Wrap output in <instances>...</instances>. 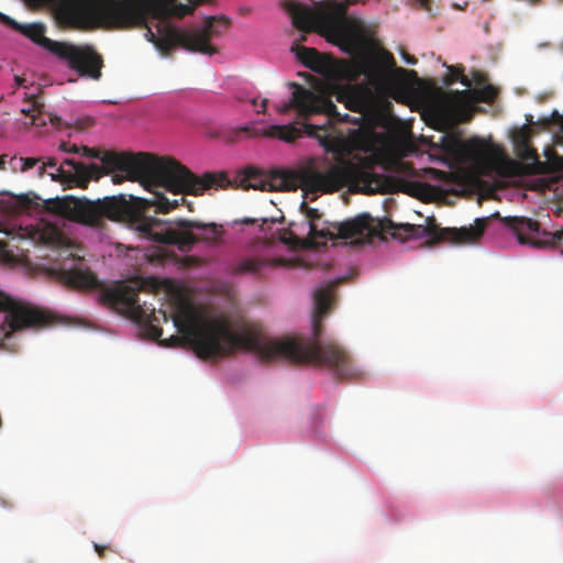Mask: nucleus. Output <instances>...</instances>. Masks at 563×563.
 I'll use <instances>...</instances> for the list:
<instances>
[{"label": "nucleus", "mask_w": 563, "mask_h": 563, "mask_svg": "<svg viewBox=\"0 0 563 563\" xmlns=\"http://www.w3.org/2000/svg\"><path fill=\"white\" fill-rule=\"evenodd\" d=\"M518 155L523 161L522 164L508 162L504 166H500L498 173L503 176H511L516 174L541 175L552 170L563 169L562 157L555 156L554 159L541 162L538 157L537 151L527 144H523L519 148Z\"/></svg>", "instance_id": "17"}, {"label": "nucleus", "mask_w": 563, "mask_h": 563, "mask_svg": "<svg viewBox=\"0 0 563 563\" xmlns=\"http://www.w3.org/2000/svg\"><path fill=\"white\" fill-rule=\"evenodd\" d=\"M139 291L140 287L120 285L108 290L106 298L129 318L141 323L147 338L158 340L163 330L155 322H158L159 318L156 316L153 305H147L146 302L141 305L139 302Z\"/></svg>", "instance_id": "12"}, {"label": "nucleus", "mask_w": 563, "mask_h": 563, "mask_svg": "<svg viewBox=\"0 0 563 563\" xmlns=\"http://www.w3.org/2000/svg\"><path fill=\"white\" fill-rule=\"evenodd\" d=\"M0 311L5 312L4 322L0 325V345L15 331L51 322V316L47 312L15 300L1 290Z\"/></svg>", "instance_id": "13"}, {"label": "nucleus", "mask_w": 563, "mask_h": 563, "mask_svg": "<svg viewBox=\"0 0 563 563\" xmlns=\"http://www.w3.org/2000/svg\"><path fill=\"white\" fill-rule=\"evenodd\" d=\"M287 10L291 16L292 24L298 30L302 32L320 30L321 13L313 12L309 8L296 2H290L287 5Z\"/></svg>", "instance_id": "20"}, {"label": "nucleus", "mask_w": 563, "mask_h": 563, "mask_svg": "<svg viewBox=\"0 0 563 563\" xmlns=\"http://www.w3.org/2000/svg\"><path fill=\"white\" fill-rule=\"evenodd\" d=\"M44 162L51 179L67 188L86 189L90 181L100 179V172L96 163L86 165L73 158H65L59 163L55 157H44Z\"/></svg>", "instance_id": "14"}, {"label": "nucleus", "mask_w": 563, "mask_h": 563, "mask_svg": "<svg viewBox=\"0 0 563 563\" xmlns=\"http://www.w3.org/2000/svg\"><path fill=\"white\" fill-rule=\"evenodd\" d=\"M230 25L231 20L225 15L208 16L203 26L194 29H177L164 21L157 34L148 29L147 35L165 56H168L177 46L188 52L212 56L218 53V48L211 44V41L219 37Z\"/></svg>", "instance_id": "7"}, {"label": "nucleus", "mask_w": 563, "mask_h": 563, "mask_svg": "<svg viewBox=\"0 0 563 563\" xmlns=\"http://www.w3.org/2000/svg\"><path fill=\"white\" fill-rule=\"evenodd\" d=\"M59 148L60 151L65 152V153H74V154H79V146L76 145V144H68L66 142H63L60 145H59Z\"/></svg>", "instance_id": "30"}, {"label": "nucleus", "mask_w": 563, "mask_h": 563, "mask_svg": "<svg viewBox=\"0 0 563 563\" xmlns=\"http://www.w3.org/2000/svg\"><path fill=\"white\" fill-rule=\"evenodd\" d=\"M267 102H268V101H267V99H264V100L262 101V110H261L260 112H263V113L265 112L266 107H267Z\"/></svg>", "instance_id": "41"}, {"label": "nucleus", "mask_w": 563, "mask_h": 563, "mask_svg": "<svg viewBox=\"0 0 563 563\" xmlns=\"http://www.w3.org/2000/svg\"><path fill=\"white\" fill-rule=\"evenodd\" d=\"M395 66L396 62L393 54L380 51L362 58L357 63V71L363 74L373 87L382 88L391 81L394 69L398 73L406 71L404 68H395Z\"/></svg>", "instance_id": "18"}, {"label": "nucleus", "mask_w": 563, "mask_h": 563, "mask_svg": "<svg viewBox=\"0 0 563 563\" xmlns=\"http://www.w3.org/2000/svg\"><path fill=\"white\" fill-rule=\"evenodd\" d=\"M242 130H243L244 132H249L251 129H250L249 126H244V128H242Z\"/></svg>", "instance_id": "46"}, {"label": "nucleus", "mask_w": 563, "mask_h": 563, "mask_svg": "<svg viewBox=\"0 0 563 563\" xmlns=\"http://www.w3.org/2000/svg\"><path fill=\"white\" fill-rule=\"evenodd\" d=\"M400 54H401V57L402 59L407 63V64H410V65H416L418 59L410 55L409 53H407L404 48L400 51Z\"/></svg>", "instance_id": "34"}, {"label": "nucleus", "mask_w": 563, "mask_h": 563, "mask_svg": "<svg viewBox=\"0 0 563 563\" xmlns=\"http://www.w3.org/2000/svg\"><path fill=\"white\" fill-rule=\"evenodd\" d=\"M43 108L44 103L41 102L37 98L32 97L30 100V106L27 108H23L21 112L31 118V125L44 126L46 124V118L43 113Z\"/></svg>", "instance_id": "22"}, {"label": "nucleus", "mask_w": 563, "mask_h": 563, "mask_svg": "<svg viewBox=\"0 0 563 563\" xmlns=\"http://www.w3.org/2000/svg\"><path fill=\"white\" fill-rule=\"evenodd\" d=\"M553 115H555L558 118L556 121H558V123L560 124V126H561V129L563 131V115L561 117L558 111H554Z\"/></svg>", "instance_id": "38"}, {"label": "nucleus", "mask_w": 563, "mask_h": 563, "mask_svg": "<svg viewBox=\"0 0 563 563\" xmlns=\"http://www.w3.org/2000/svg\"><path fill=\"white\" fill-rule=\"evenodd\" d=\"M174 1L175 0H167L162 2V4H146L145 16L147 15V11H152L157 16L166 18V15L172 14L181 19L188 14H192L197 7L190 2L188 4H175Z\"/></svg>", "instance_id": "21"}, {"label": "nucleus", "mask_w": 563, "mask_h": 563, "mask_svg": "<svg viewBox=\"0 0 563 563\" xmlns=\"http://www.w3.org/2000/svg\"><path fill=\"white\" fill-rule=\"evenodd\" d=\"M373 175L363 166L351 161L341 159L330 165L324 172L313 162L298 169H283L269 175L267 185L275 191H294L301 188L309 192L330 194L347 184H367Z\"/></svg>", "instance_id": "5"}, {"label": "nucleus", "mask_w": 563, "mask_h": 563, "mask_svg": "<svg viewBox=\"0 0 563 563\" xmlns=\"http://www.w3.org/2000/svg\"><path fill=\"white\" fill-rule=\"evenodd\" d=\"M297 58L312 71L320 74L329 81H339L345 78L355 79L351 66L330 56L322 55L313 47L296 46L291 48Z\"/></svg>", "instance_id": "15"}, {"label": "nucleus", "mask_w": 563, "mask_h": 563, "mask_svg": "<svg viewBox=\"0 0 563 563\" xmlns=\"http://www.w3.org/2000/svg\"><path fill=\"white\" fill-rule=\"evenodd\" d=\"M339 280L330 282L314 291L312 336L286 335L269 339L258 329L246 327L235 333L225 319L201 320L191 306H184L173 321L181 335L161 341L165 346L190 344L197 356L203 360L228 356L236 350L255 353L262 361L284 360L291 364H312L328 369L338 378L358 375L350 354L335 342H322V318L329 312L334 288Z\"/></svg>", "instance_id": "1"}, {"label": "nucleus", "mask_w": 563, "mask_h": 563, "mask_svg": "<svg viewBox=\"0 0 563 563\" xmlns=\"http://www.w3.org/2000/svg\"><path fill=\"white\" fill-rule=\"evenodd\" d=\"M34 169L37 178H43L45 175H47L44 157H41V163H38V165H36Z\"/></svg>", "instance_id": "31"}, {"label": "nucleus", "mask_w": 563, "mask_h": 563, "mask_svg": "<svg viewBox=\"0 0 563 563\" xmlns=\"http://www.w3.org/2000/svg\"><path fill=\"white\" fill-rule=\"evenodd\" d=\"M454 77H456V70H455V71H453V73H451V71L449 70V74L445 76V78H444V79H450V78H454Z\"/></svg>", "instance_id": "42"}, {"label": "nucleus", "mask_w": 563, "mask_h": 563, "mask_svg": "<svg viewBox=\"0 0 563 563\" xmlns=\"http://www.w3.org/2000/svg\"><path fill=\"white\" fill-rule=\"evenodd\" d=\"M188 209H189V210H192V207H191V203H190V202L188 203Z\"/></svg>", "instance_id": "48"}, {"label": "nucleus", "mask_w": 563, "mask_h": 563, "mask_svg": "<svg viewBox=\"0 0 563 563\" xmlns=\"http://www.w3.org/2000/svg\"><path fill=\"white\" fill-rule=\"evenodd\" d=\"M486 219H476L475 225L462 228H440L433 218L428 219V225L400 223L397 224L388 218L374 220L371 218V231L365 236L377 232H390L395 239H423L427 238L431 244L449 241L453 244H470L476 242L484 233Z\"/></svg>", "instance_id": "8"}, {"label": "nucleus", "mask_w": 563, "mask_h": 563, "mask_svg": "<svg viewBox=\"0 0 563 563\" xmlns=\"http://www.w3.org/2000/svg\"><path fill=\"white\" fill-rule=\"evenodd\" d=\"M323 221H324V220H322V219H321V221H320V227H323V225H324V224H323Z\"/></svg>", "instance_id": "49"}, {"label": "nucleus", "mask_w": 563, "mask_h": 563, "mask_svg": "<svg viewBox=\"0 0 563 563\" xmlns=\"http://www.w3.org/2000/svg\"><path fill=\"white\" fill-rule=\"evenodd\" d=\"M176 225L177 229H173L165 227L161 220H145L139 223L137 232L151 241L177 245L183 252L200 241L219 242L223 235L222 225L214 222L179 219Z\"/></svg>", "instance_id": "10"}, {"label": "nucleus", "mask_w": 563, "mask_h": 563, "mask_svg": "<svg viewBox=\"0 0 563 563\" xmlns=\"http://www.w3.org/2000/svg\"><path fill=\"white\" fill-rule=\"evenodd\" d=\"M38 163H41V157L12 156L9 159L8 165L13 173H26L31 169H34Z\"/></svg>", "instance_id": "24"}, {"label": "nucleus", "mask_w": 563, "mask_h": 563, "mask_svg": "<svg viewBox=\"0 0 563 563\" xmlns=\"http://www.w3.org/2000/svg\"><path fill=\"white\" fill-rule=\"evenodd\" d=\"M251 102H252L253 106L257 104V100L256 99H252Z\"/></svg>", "instance_id": "45"}, {"label": "nucleus", "mask_w": 563, "mask_h": 563, "mask_svg": "<svg viewBox=\"0 0 563 563\" xmlns=\"http://www.w3.org/2000/svg\"><path fill=\"white\" fill-rule=\"evenodd\" d=\"M356 2H332L330 10L321 13L320 18V30L345 51L358 49L366 40L364 23L347 15V7Z\"/></svg>", "instance_id": "11"}, {"label": "nucleus", "mask_w": 563, "mask_h": 563, "mask_svg": "<svg viewBox=\"0 0 563 563\" xmlns=\"http://www.w3.org/2000/svg\"><path fill=\"white\" fill-rule=\"evenodd\" d=\"M559 4H563V0H554Z\"/></svg>", "instance_id": "47"}, {"label": "nucleus", "mask_w": 563, "mask_h": 563, "mask_svg": "<svg viewBox=\"0 0 563 563\" xmlns=\"http://www.w3.org/2000/svg\"><path fill=\"white\" fill-rule=\"evenodd\" d=\"M267 263L257 258H246L241 261L233 268L234 274H256L260 273L261 269L266 266Z\"/></svg>", "instance_id": "25"}, {"label": "nucleus", "mask_w": 563, "mask_h": 563, "mask_svg": "<svg viewBox=\"0 0 563 563\" xmlns=\"http://www.w3.org/2000/svg\"><path fill=\"white\" fill-rule=\"evenodd\" d=\"M188 2H190L192 4H196V5H199V4H202V3L211 2V0H188Z\"/></svg>", "instance_id": "40"}, {"label": "nucleus", "mask_w": 563, "mask_h": 563, "mask_svg": "<svg viewBox=\"0 0 563 563\" xmlns=\"http://www.w3.org/2000/svg\"><path fill=\"white\" fill-rule=\"evenodd\" d=\"M0 21L2 23H4L5 25L12 27L13 30L15 31H19V29L21 27V24L18 23L16 21H14L13 19H11L10 16L3 14L0 12Z\"/></svg>", "instance_id": "29"}, {"label": "nucleus", "mask_w": 563, "mask_h": 563, "mask_svg": "<svg viewBox=\"0 0 563 563\" xmlns=\"http://www.w3.org/2000/svg\"><path fill=\"white\" fill-rule=\"evenodd\" d=\"M47 117H48L49 122H51L54 126H56V128H60V125H62V119H60L59 117H57V115H55V114H52V113H49Z\"/></svg>", "instance_id": "35"}, {"label": "nucleus", "mask_w": 563, "mask_h": 563, "mask_svg": "<svg viewBox=\"0 0 563 563\" xmlns=\"http://www.w3.org/2000/svg\"><path fill=\"white\" fill-rule=\"evenodd\" d=\"M300 211L305 214L307 223L305 221L290 223L289 229L280 236V240L286 244L314 246L318 244V239L346 240L357 235L365 236V232L371 231V217L368 214H361L343 222L323 221L324 225L320 227L322 213L318 209L311 208L306 201H302Z\"/></svg>", "instance_id": "6"}, {"label": "nucleus", "mask_w": 563, "mask_h": 563, "mask_svg": "<svg viewBox=\"0 0 563 563\" xmlns=\"http://www.w3.org/2000/svg\"><path fill=\"white\" fill-rule=\"evenodd\" d=\"M470 92H471L470 90H462V91H460V90H455V91H453V93H454L455 96H457V97L466 96V95H468Z\"/></svg>", "instance_id": "39"}, {"label": "nucleus", "mask_w": 563, "mask_h": 563, "mask_svg": "<svg viewBox=\"0 0 563 563\" xmlns=\"http://www.w3.org/2000/svg\"><path fill=\"white\" fill-rule=\"evenodd\" d=\"M283 217H280L279 219L278 218H243V219H240V220H235L234 223H240V224H255L257 222H261V230L264 231L263 227L265 224H268V223H276L278 222L279 220H282Z\"/></svg>", "instance_id": "28"}, {"label": "nucleus", "mask_w": 563, "mask_h": 563, "mask_svg": "<svg viewBox=\"0 0 563 563\" xmlns=\"http://www.w3.org/2000/svg\"><path fill=\"white\" fill-rule=\"evenodd\" d=\"M45 26L42 23L22 25L19 29L23 35L52 53L81 77L99 80L103 67L102 56L91 45H76L69 42H58L45 36Z\"/></svg>", "instance_id": "9"}, {"label": "nucleus", "mask_w": 563, "mask_h": 563, "mask_svg": "<svg viewBox=\"0 0 563 563\" xmlns=\"http://www.w3.org/2000/svg\"><path fill=\"white\" fill-rule=\"evenodd\" d=\"M311 86V89L290 81L288 86L292 88L291 98L288 102L276 106L280 114L288 113L291 110L297 112L301 122L285 125H271L255 135H265L277 137L286 142H292L302 133L310 136H317V132L324 130L327 124L333 122H347L361 126L357 136V143L366 152L373 151L377 143L382 141V135L372 126H364L365 115L372 111L375 106V93L372 85L354 84L349 85L338 93V101L342 102L346 109L356 112V117L350 114L341 115L336 106L328 93V86L320 79L309 73L301 74Z\"/></svg>", "instance_id": "2"}, {"label": "nucleus", "mask_w": 563, "mask_h": 563, "mask_svg": "<svg viewBox=\"0 0 563 563\" xmlns=\"http://www.w3.org/2000/svg\"><path fill=\"white\" fill-rule=\"evenodd\" d=\"M93 547H95V550L98 553L99 558H103L104 556V552L107 550V547L106 545H100L98 543H95Z\"/></svg>", "instance_id": "36"}, {"label": "nucleus", "mask_w": 563, "mask_h": 563, "mask_svg": "<svg viewBox=\"0 0 563 563\" xmlns=\"http://www.w3.org/2000/svg\"><path fill=\"white\" fill-rule=\"evenodd\" d=\"M473 92L477 101L486 103L494 102L498 96V90L492 85H487L483 88L476 89Z\"/></svg>", "instance_id": "26"}, {"label": "nucleus", "mask_w": 563, "mask_h": 563, "mask_svg": "<svg viewBox=\"0 0 563 563\" xmlns=\"http://www.w3.org/2000/svg\"><path fill=\"white\" fill-rule=\"evenodd\" d=\"M158 313L162 316V318L164 319V321H167V314L165 311L163 310H159Z\"/></svg>", "instance_id": "43"}, {"label": "nucleus", "mask_w": 563, "mask_h": 563, "mask_svg": "<svg viewBox=\"0 0 563 563\" xmlns=\"http://www.w3.org/2000/svg\"><path fill=\"white\" fill-rule=\"evenodd\" d=\"M60 238V232L56 228H52L49 236H43V239L48 243L58 242Z\"/></svg>", "instance_id": "32"}, {"label": "nucleus", "mask_w": 563, "mask_h": 563, "mask_svg": "<svg viewBox=\"0 0 563 563\" xmlns=\"http://www.w3.org/2000/svg\"><path fill=\"white\" fill-rule=\"evenodd\" d=\"M503 222L517 236L520 244H529L536 247L550 244L563 252V229L555 232L543 231L544 239L541 240L539 239L540 224L538 221L525 217H506Z\"/></svg>", "instance_id": "16"}, {"label": "nucleus", "mask_w": 563, "mask_h": 563, "mask_svg": "<svg viewBox=\"0 0 563 563\" xmlns=\"http://www.w3.org/2000/svg\"><path fill=\"white\" fill-rule=\"evenodd\" d=\"M448 69L453 73L456 70V77L444 79V84L446 86L453 85L455 81H460L463 86L470 87L471 80L467 76L464 75V67L463 66H449Z\"/></svg>", "instance_id": "27"}, {"label": "nucleus", "mask_w": 563, "mask_h": 563, "mask_svg": "<svg viewBox=\"0 0 563 563\" xmlns=\"http://www.w3.org/2000/svg\"><path fill=\"white\" fill-rule=\"evenodd\" d=\"M58 279L70 288L93 289L99 286L97 276L78 258L70 268H60Z\"/></svg>", "instance_id": "19"}, {"label": "nucleus", "mask_w": 563, "mask_h": 563, "mask_svg": "<svg viewBox=\"0 0 563 563\" xmlns=\"http://www.w3.org/2000/svg\"><path fill=\"white\" fill-rule=\"evenodd\" d=\"M183 166L192 177L188 180V186L184 190H174L163 185L147 186L140 183L153 195L152 198L120 194L91 200L86 197L65 196L45 200L44 208L51 213L90 228H103L108 220L129 222L137 231V225L142 221L155 220L154 218L143 217V213L151 207H155L156 212L168 213L186 202L185 195L200 196L207 189L230 186V179L223 173H206L202 177H199L185 165Z\"/></svg>", "instance_id": "3"}, {"label": "nucleus", "mask_w": 563, "mask_h": 563, "mask_svg": "<svg viewBox=\"0 0 563 563\" xmlns=\"http://www.w3.org/2000/svg\"><path fill=\"white\" fill-rule=\"evenodd\" d=\"M8 155H0V170H5L8 162L5 161Z\"/></svg>", "instance_id": "37"}, {"label": "nucleus", "mask_w": 563, "mask_h": 563, "mask_svg": "<svg viewBox=\"0 0 563 563\" xmlns=\"http://www.w3.org/2000/svg\"><path fill=\"white\" fill-rule=\"evenodd\" d=\"M15 81H16L18 85H22L24 79H22L21 77L16 76L15 77Z\"/></svg>", "instance_id": "44"}, {"label": "nucleus", "mask_w": 563, "mask_h": 563, "mask_svg": "<svg viewBox=\"0 0 563 563\" xmlns=\"http://www.w3.org/2000/svg\"><path fill=\"white\" fill-rule=\"evenodd\" d=\"M79 154L100 159L101 165L97 164L100 178L112 174L114 184L130 180L147 186L163 185L174 190H184L188 186V180L192 179L191 174L183 164L169 156H157L143 152L137 154L118 153L86 145L79 146Z\"/></svg>", "instance_id": "4"}, {"label": "nucleus", "mask_w": 563, "mask_h": 563, "mask_svg": "<svg viewBox=\"0 0 563 563\" xmlns=\"http://www.w3.org/2000/svg\"><path fill=\"white\" fill-rule=\"evenodd\" d=\"M442 142L444 143V147L448 150H453V148L457 147V148L465 150L471 153H477L483 150V144L477 139H471L466 143H463L455 137L445 135L442 137Z\"/></svg>", "instance_id": "23"}, {"label": "nucleus", "mask_w": 563, "mask_h": 563, "mask_svg": "<svg viewBox=\"0 0 563 563\" xmlns=\"http://www.w3.org/2000/svg\"><path fill=\"white\" fill-rule=\"evenodd\" d=\"M419 3L420 9L428 13H432V0H416Z\"/></svg>", "instance_id": "33"}]
</instances>
